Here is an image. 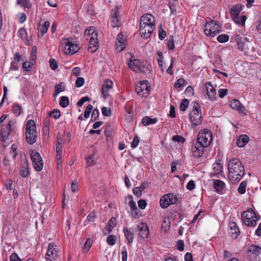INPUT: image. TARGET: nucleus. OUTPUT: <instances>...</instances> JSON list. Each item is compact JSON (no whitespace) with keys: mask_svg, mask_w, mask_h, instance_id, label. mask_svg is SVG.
<instances>
[{"mask_svg":"<svg viewBox=\"0 0 261 261\" xmlns=\"http://www.w3.org/2000/svg\"><path fill=\"white\" fill-rule=\"evenodd\" d=\"M228 177L232 184L238 182L245 175V168L241 161L237 158L229 160L228 165Z\"/></svg>","mask_w":261,"mask_h":261,"instance_id":"obj_1","label":"nucleus"},{"mask_svg":"<svg viewBox=\"0 0 261 261\" xmlns=\"http://www.w3.org/2000/svg\"><path fill=\"white\" fill-rule=\"evenodd\" d=\"M25 138L29 144L32 145L36 141L37 138L36 126L33 120H29L27 122Z\"/></svg>","mask_w":261,"mask_h":261,"instance_id":"obj_2","label":"nucleus"},{"mask_svg":"<svg viewBox=\"0 0 261 261\" xmlns=\"http://www.w3.org/2000/svg\"><path fill=\"white\" fill-rule=\"evenodd\" d=\"M62 47V51L66 55H73L80 49L78 45L74 42L72 38L63 39Z\"/></svg>","mask_w":261,"mask_h":261,"instance_id":"obj_3","label":"nucleus"},{"mask_svg":"<svg viewBox=\"0 0 261 261\" xmlns=\"http://www.w3.org/2000/svg\"><path fill=\"white\" fill-rule=\"evenodd\" d=\"M241 217L244 224L249 227H254L256 225L257 221L260 219L259 216L251 209L246 212H243Z\"/></svg>","mask_w":261,"mask_h":261,"instance_id":"obj_4","label":"nucleus"},{"mask_svg":"<svg viewBox=\"0 0 261 261\" xmlns=\"http://www.w3.org/2000/svg\"><path fill=\"white\" fill-rule=\"evenodd\" d=\"M192 105L193 110L190 113V119L194 125L197 126L202 122V114L200 106L197 102H194Z\"/></svg>","mask_w":261,"mask_h":261,"instance_id":"obj_5","label":"nucleus"},{"mask_svg":"<svg viewBox=\"0 0 261 261\" xmlns=\"http://www.w3.org/2000/svg\"><path fill=\"white\" fill-rule=\"evenodd\" d=\"M221 30V26L215 20L206 22L203 29L204 34L212 38L219 33Z\"/></svg>","mask_w":261,"mask_h":261,"instance_id":"obj_6","label":"nucleus"},{"mask_svg":"<svg viewBox=\"0 0 261 261\" xmlns=\"http://www.w3.org/2000/svg\"><path fill=\"white\" fill-rule=\"evenodd\" d=\"M212 139L211 132L207 129H204L199 133L196 142L204 147H207L210 145Z\"/></svg>","mask_w":261,"mask_h":261,"instance_id":"obj_7","label":"nucleus"},{"mask_svg":"<svg viewBox=\"0 0 261 261\" xmlns=\"http://www.w3.org/2000/svg\"><path fill=\"white\" fill-rule=\"evenodd\" d=\"M178 201V198L176 195L169 193L162 197L160 203L162 208H166L170 205L175 204Z\"/></svg>","mask_w":261,"mask_h":261,"instance_id":"obj_8","label":"nucleus"},{"mask_svg":"<svg viewBox=\"0 0 261 261\" xmlns=\"http://www.w3.org/2000/svg\"><path fill=\"white\" fill-rule=\"evenodd\" d=\"M247 255L252 261H260L261 247L256 245H251L248 248Z\"/></svg>","mask_w":261,"mask_h":261,"instance_id":"obj_9","label":"nucleus"},{"mask_svg":"<svg viewBox=\"0 0 261 261\" xmlns=\"http://www.w3.org/2000/svg\"><path fill=\"white\" fill-rule=\"evenodd\" d=\"M150 86L147 81L138 83L135 88V90L138 94L141 97H147L149 94Z\"/></svg>","mask_w":261,"mask_h":261,"instance_id":"obj_10","label":"nucleus"},{"mask_svg":"<svg viewBox=\"0 0 261 261\" xmlns=\"http://www.w3.org/2000/svg\"><path fill=\"white\" fill-rule=\"evenodd\" d=\"M31 158L34 169L37 171H40L43 169V162L40 154L34 150L31 153Z\"/></svg>","mask_w":261,"mask_h":261,"instance_id":"obj_11","label":"nucleus"},{"mask_svg":"<svg viewBox=\"0 0 261 261\" xmlns=\"http://www.w3.org/2000/svg\"><path fill=\"white\" fill-rule=\"evenodd\" d=\"M116 41L115 50L121 52L126 47L127 45V36L121 32L117 35Z\"/></svg>","mask_w":261,"mask_h":261,"instance_id":"obj_12","label":"nucleus"},{"mask_svg":"<svg viewBox=\"0 0 261 261\" xmlns=\"http://www.w3.org/2000/svg\"><path fill=\"white\" fill-rule=\"evenodd\" d=\"M235 40L237 42V48L241 51H244L248 48V45L250 42L247 38L240 35H236Z\"/></svg>","mask_w":261,"mask_h":261,"instance_id":"obj_13","label":"nucleus"},{"mask_svg":"<svg viewBox=\"0 0 261 261\" xmlns=\"http://www.w3.org/2000/svg\"><path fill=\"white\" fill-rule=\"evenodd\" d=\"M88 51L91 53H95L99 46V42L97 39V34H93V36L90 37Z\"/></svg>","mask_w":261,"mask_h":261,"instance_id":"obj_14","label":"nucleus"},{"mask_svg":"<svg viewBox=\"0 0 261 261\" xmlns=\"http://www.w3.org/2000/svg\"><path fill=\"white\" fill-rule=\"evenodd\" d=\"M126 55L127 58L130 57V59L128 62V67L135 72H138V69L140 65L141 61L135 59L134 55L131 53H128Z\"/></svg>","mask_w":261,"mask_h":261,"instance_id":"obj_15","label":"nucleus"},{"mask_svg":"<svg viewBox=\"0 0 261 261\" xmlns=\"http://www.w3.org/2000/svg\"><path fill=\"white\" fill-rule=\"evenodd\" d=\"M154 29V24H146L140 26V33L141 36L145 38H149Z\"/></svg>","mask_w":261,"mask_h":261,"instance_id":"obj_16","label":"nucleus"},{"mask_svg":"<svg viewBox=\"0 0 261 261\" xmlns=\"http://www.w3.org/2000/svg\"><path fill=\"white\" fill-rule=\"evenodd\" d=\"M58 256V252L55 248L54 246L49 244L48 246V250L46 254V259L47 261H53Z\"/></svg>","mask_w":261,"mask_h":261,"instance_id":"obj_17","label":"nucleus"},{"mask_svg":"<svg viewBox=\"0 0 261 261\" xmlns=\"http://www.w3.org/2000/svg\"><path fill=\"white\" fill-rule=\"evenodd\" d=\"M146 24H154V18L150 14H145L141 16L140 20V26H143Z\"/></svg>","mask_w":261,"mask_h":261,"instance_id":"obj_18","label":"nucleus"},{"mask_svg":"<svg viewBox=\"0 0 261 261\" xmlns=\"http://www.w3.org/2000/svg\"><path fill=\"white\" fill-rule=\"evenodd\" d=\"M205 148V147L204 146L199 144V143L196 142V143L194 144L192 147V150L193 156L196 158L201 157L203 153Z\"/></svg>","mask_w":261,"mask_h":261,"instance_id":"obj_19","label":"nucleus"},{"mask_svg":"<svg viewBox=\"0 0 261 261\" xmlns=\"http://www.w3.org/2000/svg\"><path fill=\"white\" fill-rule=\"evenodd\" d=\"M137 229L140 231V237L141 238H147L149 235V231L148 226L144 223H141L137 225Z\"/></svg>","mask_w":261,"mask_h":261,"instance_id":"obj_20","label":"nucleus"},{"mask_svg":"<svg viewBox=\"0 0 261 261\" xmlns=\"http://www.w3.org/2000/svg\"><path fill=\"white\" fill-rule=\"evenodd\" d=\"M206 88V94L209 99L211 100H215L216 99V91L214 87L213 86L211 82H206L205 83Z\"/></svg>","mask_w":261,"mask_h":261,"instance_id":"obj_21","label":"nucleus"},{"mask_svg":"<svg viewBox=\"0 0 261 261\" xmlns=\"http://www.w3.org/2000/svg\"><path fill=\"white\" fill-rule=\"evenodd\" d=\"M12 131L11 121H10L5 128L0 131V137L2 140L4 142Z\"/></svg>","mask_w":261,"mask_h":261,"instance_id":"obj_22","label":"nucleus"},{"mask_svg":"<svg viewBox=\"0 0 261 261\" xmlns=\"http://www.w3.org/2000/svg\"><path fill=\"white\" fill-rule=\"evenodd\" d=\"M229 227L230 228L229 233L231 237L234 239H237L240 234V230L237 224L233 222H231L229 223Z\"/></svg>","mask_w":261,"mask_h":261,"instance_id":"obj_23","label":"nucleus"},{"mask_svg":"<svg viewBox=\"0 0 261 261\" xmlns=\"http://www.w3.org/2000/svg\"><path fill=\"white\" fill-rule=\"evenodd\" d=\"M225 183L220 180H215L214 182V188L219 194H223L225 188Z\"/></svg>","mask_w":261,"mask_h":261,"instance_id":"obj_24","label":"nucleus"},{"mask_svg":"<svg viewBox=\"0 0 261 261\" xmlns=\"http://www.w3.org/2000/svg\"><path fill=\"white\" fill-rule=\"evenodd\" d=\"M114 227V217H112L109 221L107 225L103 230V233L106 236L111 233Z\"/></svg>","mask_w":261,"mask_h":261,"instance_id":"obj_25","label":"nucleus"},{"mask_svg":"<svg viewBox=\"0 0 261 261\" xmlns=\"http://www.w3.org/2000/svg\"><path fill=\"white\" fill-rule=\"evenodd\" d=\"M241 8L239 6H234L230 10V14L231 17H232L233 21L238 20V17L239 16L240 12L241 10Z\"/></svg>","mask_w":261,"mask_h":261,"instance_id":"obj_26","label":"nucleus"},{"mask_svg":"<svg viewBox=\"0 0 261 261\" xmlns=\"http://www.w3.org/2000/svg\"><path fill=\"white\" fill-rule=\"evenodd\" d=\"M249 138L246 135H241L237 140V144L239 147H244L248 142Z\"/></svg>","mask_w":261,"mask_h":261,"instance_id":"obj_27","label":"nucleus"},{"mask_svg":"<svg viewBox=\"0 0 261 261\" xmlns=\"http://www.w3.org/2000/svg\"><path fill=\"white\" fill-rule=\"evenodd\" d=\"M156 118H151L149 116H145L142 119V123L144 126L155 124L157 122Z\"/></svg>","mask_w":261,"mask_h":261,"instance_id":"obj_28","label":"nucleus"},{"mask_svg":"<svg viewBox=\"0 0 261 261\" xmlns=\"http://www.w3.org/2000/svg\"><path fill=\"white\" fill-rule=\"evenodd\" d=\"M123 231L128 243L130 244L132 243L133 241L134 238L133 231H131L130 229H127V228H124Z\"/></svg>","mask_w":261,"mask_h":261,"instance_id":"obj_29","label":"nucleus"},{"mask_svg":"<svg viewBox=\"0 0 261 261\" xmlns=\"http://www.w3.org/2000/svg\"><path fill=\"white\" fill-rule=\"evenodd\" d=\"M20 174L23 177H26L29 175L28 165L27 161H24L21 166Z\"/></svg>","mask_w":261,"mask_h":261,"instance_id":"obj_30","label":"nucleus"},{"mask_svg":"<svg viewBox=\"0 0 261 261\" xmlns=\"http://www.w3.org/2000/svg\"><path fill=\"white\" fill-rule=\"evenodd\" d=\"M93 34H97L95 32V28L93 27H90L85 31V38L87 40H89L90 37L93 36Z\"/></svg>","mask_w":261,"mask_h":261,"instance_id":"obj_31","label":"nucleus"},{"mask_svg":"<svg viewBox=\"0 0 261 261\" xmlns=\"http://www.w3.org/2000/svg\"><path fill=\"white\" fill-rule=\"evenodd\" d=\"M150 66H149L147 63L141 62L138 69V72L147 73L150 71Z\"/></svg>","mask_w":261,"mask_h":261,"instance_id":"obj_32","label":"nucleus"},{"mask_svg":"<svg viewBox=\"0 0 261 261\" xmlns=\"http://www.w3.org/2000/svg\"><path fill=\"white\" fill-rule=\"evenodd\" d=\"M49 25V22L46 21L43 25H40L38 27V30L41 34V36H43L47 32Z\"/></svg>","mask_w":261,"mask_h":261,"instance_id":"obj_33","label":"nucleus"},{"mask_svg":"<svg viewBox=\"0 0 261 261\" xmlns=\"http://www.w3.org/2000/svg\"><path fill=\"white\" fill-rule=\"evenodd\" d=\"M17 5H21L24 8H30L32 7V4L29 0H17Z\"/></svg>","mask_w":261,"mask_h":261,"instance_id":"obj_34","label":"nucleus"},{"mask_svg":"<svg viewBox=\"0 0 261 261\" xmlns=\"http://www.w3.org/2000/svg\"><path fill=\"white\" fill-rule=\"evenodd\" d=\"M13 112L16 116H18L21 114V107L18 103H14L13 106Z\"/></svg>","mask_w":261,"mask_h":261,"instance_id":"obj_35","label":"nucleus"},{"mask_svg":"<svg viewBox=\"0 0 261 261\" xmlns=\"http://www.w3.org/2000/svg\"><path fill=\"white\" fill-rule=\"evenodd\" d=\"M69 103V98L67 96H62L60 99V105L62 108L67 107Z\"/></svg>","mask_w":261,"mask_h":261,"instance_id":"obj_36","label":"nucleus"},{"mask_svg":"<svg viewBox=\"0 0 261 261\" xmlns=\"http://www.w3.org/2000/svg\"><path fill=\"white\" fill-rule=\"evenodd\" d=\"M65 90V85L63 83H61L55 86V96H56L60 92Z\"/></svg>","mask_w":261,"mask_h":261,"instance_id":"obj_37","label":"nucleus"},{"mask_svg":"<svg viewBox=\"0 0 261 261\" xmlns=\"http://www.w3.org/2000/svg\"><path fill=\"white\" fill-rule=\"evenodd\" d=\"M222 165L220 163H215L213 164V170H214V173L216 174H219L222 171Z\"/></svg>","mask_w":261,"mask_h":261,"instance_id":"obj_38","label":"nucleus"},{"mask_svg":"<svg viewBox=\"0 0 261 261\" xmlns=\"http://www.w3.org/2000/svg\"><path fill=\"white\" fill-rule=\"evenodd\" d=\"M49 117H53L55 119H59L61 116V113L58 109H55L48 113Z\"/></svg>","mask_w":261,"mask_h":261,"instance_id":"obj_39","label":"nucleus"},{"mask_svg":"<svg viewBox=\"0 0 261 261\" xmlns=\"http://www.w3.org/2000/svg\"><path fill=\"white\" fill-rule=\"evenodd\" d=\"M247 186V181H243L240 184V186L238 188V192L241 194H243L246 192V188Z\"/></svg>","mask_w":261,"mask_h":261,"instance_id":"obj_40","label":"nucleus"},{"mask_svg":"<svg viewBox=\"0 0 261 261\" xmlns=\"http://www.w3.org/2000/svg\"><path fill=\"white\" fill-rule=\"evenodd\" d=\"M241 105L239 100L234 99L230 101L229 105L232 109L237 110Z\"/></svg>","mask_w":261,"mask_h":261,"instance_id":"obj_41","label":"nucleus"},{"mask_svg":"<svg viewBox=\"0 0 261 261\" xmlns=\"http://www.w3.org/2000/svg\"><path fill=\"white\" fill-rule=\"evenodd\" d=\"M189 105V101L187 99H184L181 100L180 104V109L182 111H185Z\"/></svg>","mask_w":261,"mask_h":261,"instance_id":"obj_42","label":"nucleus"},{"mask_svg":"<svg viewBox=\"0 0 261 261\" xmlns=\"http://www.w3.org/2000/svg\"><path fill=\"white\" fill-rule=\"evenodd\" d=\"M229 37L227 34L220 35L217 37V40L220 43H225L229 40Z\"/></svg>","mask_w":261,"mask_h":261,"instance_id":"obj_43","label":"nucleus"},{"mask_svg":"<svg viewBox=\"0 0 261 261\" xmlns=\"http://www.w3.org/2000/svg\"><path fill=\"white\" fill-rule=\"evenodd\" d=\"M87 165L88 166H91L93 165L95 163V155L94 154H92L89 155L87 159Z\"/></svg>","mask_w":261,"mask_h":261,"instance_id":"obj_44","label":"nucleus"},{"mask_svg":"<svg viewBox=\"0 0 261 261\" xmlns=\"http://www.w3.org/2000/svg\"><path fill=\"white\" fill-rule=\"evenodd\" d=\"M34 63L32 62L25 61L22 64V68L27 71H30L32 69V67Z\"/></svg>","mask_w":261,"mask_h":261,"instance_id":"obj_45","label":"nucleus"},{"mask_svg":"<svg viewBox=\"0 0 261 261\" xmlns=\"http://www.w3.org/2000/svg\"><path fill=\"white\" fill-rule=\"evenodd\" d=\"M168 48L170 50H173L175 46L174 43V37L172 35L170 36L167 42Z\"/></svg>","mask_w":261,"mask_h":261,"instance_id":"obj_46","label":"nucleus"},{"mask_svg":"<svg viewBox=\"0 0 261 261\" xmlns=\"http://www.w3.org/2000/svg\"><path fill=\"white\" fill-rule=\"evenodd\" d=\"M93 108V106L90 104H89L87 106V107L86 108L85 111L84 112V117L85 118H89Z\"/></svg>","mask_w":261,"mask_h":261,"instance_id":"obj_47","label":"nucleus"},{"mask_svg":"<svg viewBox=\"0 0 261 261\" xmlns=\"http://www.w3.org/2000/svg\"><path fill=\"white\" fill-rule=\"evenodd\" d=\"M49 63L50 67L51 69L55 70L56 69H57L58 66L57 62L56 60H55L53 58H51L49 60Z\"/></svg>","mask_w":261,"mask_h":261,"instance_id":"obj_48","label":"nucleus"},{"mask_svg":"<svg viewBox=\"0 0 261 261\" xmlns=\"http://www.w3.org/2000/svg\"><path fill=\"white\" fill-rule=\"evenodd\" d=\"M27 33L24 28H21L18 31V36L20 38L24 39L27 37Z\"/></svg>","mask_w":261,"mask_h":261,"instance_id":"obj_49","label":"nucleus"},{"mask_svg":"<svg viewBox=\"0 0 261 261\" xmlns=\"http://www.w3.org/2000/svg\"><path fill=\"white\" fill-rule=\"evenodd\" d=\"M115 27H119L122 25V23L120 21L121 18L119 14V12L115 11Z\"/></svg>","mask_w":261,"mask_h":261,"instance_id":"obj_50","label":"nucleus"},{"mask_svg":"<svg viewBox=\"0 0 261 261\" xmlns=\"http://www.w3.org/2000/svg\"><path fill=\"white\" fill-rule=\"evenodd\" d=\"M237 111H238L239 113L243 116H246L247 115V113L248 112V110L245 108V107L242 103L239 107Z\"/></svg>","mask_w":261,"mask_h":261,"instance_id":"obj_51","label":"nucleus"},{"mask_svg":"<svg viewBox=\"0 0 261 261\" xmlns=\"http://www.w3.org/2000/svg\"><path fill=\"white\" fill-rule=\"evenodd\" d=\"M105 135L106 137L107 138L108 142L109 143H110V142L112 143L111 137L110 127L109 126L106 127L105 130Z\"/></svg>","mask_w":261,"mask_h":261,"instance_id":"obj_52","label":"nucleus"},{"mask_svg":"<svg viewBox=\"0 0 261 261\" xmlns=\"http://www.w3.org/2000/svg\"><path fill=\"white\" fill-rule=\"evenodd\" d=\"M185 83V80L184 79H182V78L179 79L175 82V83L174 84V87L176 88H180L184 85Z\"/></svg>","mask_w":261,"mask_h":261,"instance_id":"obj_53","label":"nucleus"},{"mask_svg":"<svg viewBox=\"0 0 261 261\" xmlns=\"http://www.w3.org/2000/svg\"><path fill=\"white\" fill-rule=\"evenodd\" d=\"M85 83V80L83 77H79L75 81V86L76 87H81L84 85Z\"/></svg>","mask_w":261,"mask_h":261,"instance_id":"obj_54","label":"nucleus"},{"mask_svg":"<svg viewBox=\"0 0 261 261\" xmlns=\"http://www.w3.org/2000/svg\"><path fill=\"white\" fill-rule=\"evenodd\" d=\"M91 245L92 244L90 240L89 239L87 240L83 247V252H88L91 247Z\"/></svg>","mask_w":261,"mask_h":261,"instance_id":"obj_55","label":"nucleus"},{"mask_svg":"<svg viewBox=\"0 0 261 261\" xmlns=\"http://www.w3.org/2000/svg\"><path fill=\"white\" fill-rule=\"evenodd\" d=\"M109 89H110L107 88L106 87L102 86L101 93L104 99H105L108 98L110 96V95L108 93V91Z\"/></svg>","mask_w":261,"mask_h":261,"instance_id":"obj_56","label":"nucleus"},{"mask_svg":"<svg viewBox=\"0 0 261 261\" xmlns=\"http://www.w3.org/2000/svg\"><path fill=\"white\" fill-rule=\"evenodd\" d=\"M101 112L102 115L105 116H110L111 115V110L107 107H102Z\"/></svg>","mask_w":261,"mask_h":261,"instance_id":"obj_57","label":"nucleus"},{"mask_svg":"<svg viewBox=\"0 0 261 261\" xmlns=\"http://www.w3.org/2000/svg\"><path fill=\"white\" fill-rule=\"evenodd\" d=\"M99 116V111L97 109H95L93 110L91 116L92 121H95L97 119Z\"/></svg>","mask_w":261,"mask_h":261,"instance_id":"obj_58","label":"nucleus"},{"mask_svg":"<svg viewBox=\"0 0 261 261\" xmlns=\"http://www.w3.org/2000/svg\"><path fill=\"white\" fill-rule=\"evenodd\" d=\"M113 82L110 80H106L102 85V86L106 87L107 88L112 89L113 88Z\"/></svg>","mask_w":261,"mask_h":261,"instance_id":"obj_59","label":"nucleus"},{"mask_svg":"<svg viewBox=\"0 0 261 261\" xmlns=\"http://www.w3.org/2000/svg\"><path fill=\"white\" fill-rule=\"evenodd\" d=\"M10 261H22V259L18 256L16 253H13L10 256Z\"/></svg>","mask_w":261,"mask_h":261,"instance_id":"obj_60","label":"nucleus"},{"mask_svg":"<svg viewBox=\"0 0 261 261\" xmlns=\"http://www.w3.org/2000/svg\"><path fill=\"white\" fill-rule=\"evenodd\" d=\"M238 20H235L234 21L239 24L244 25L245 21L246 20V17L244 15L242 16L240 18L239 17H238Z\"/></svg>","mask_w":261,"mask_h":261,"instance_id":"obj_61","label":"nucleus"},{"mask_svg":"<svg viewBox=\"0 0 261 261\" xmlns=\"http://www.w3.org/2000/svg\"><path fill=\"white\" fill-rule=\"evenodd\" d=\"M172 140L177 142H184L185 139L180 136L175 135L172 137Z\"/></svg>","mask_w":261,"mask_h":261,"instance_id":"obj_62","label":"nucleus"},{"mask_svg":"<svg viewBox=\"0 0 261 261\" xmlns=\"http://www.w3.org/2000/svg\"><path fill=\"white\" fill-rule=\"evenodd\" d=\"M185 244L182 240H178L177 242V249L179 251H183L184 250Z\"/></svg>","mask_w":261,"mask_h":261,"instance_id":"obj_63","label":"nucleus"},{"mask_svg":"<svg viewBox=\"0 0 261 261\" xmlns=\"http://www.w3.org/2000/svg\"><path fill=\"white\" fill-rule=\"evenodd\" d=\"M138 204L140 208L144 210L146 207L147 203L145 200L141 199L139 200Z\"/></svg>","mask_w":261,"mask_h":261,"instance_id":"obj_64","label":"nucleus"}]
</instances>
